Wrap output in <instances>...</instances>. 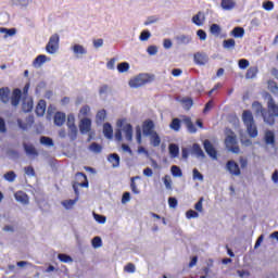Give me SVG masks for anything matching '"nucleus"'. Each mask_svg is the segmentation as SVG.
Instances as JSON below:
<instances>
[{
  "mask_svg": "<svg viewBox=\"0 0 278 278\" xmlns=\"http://www.w3.org/2000/svg\"><path fill=\"white\" fill-rule=\"evenodd\" d=\"M252 108H253L255 114H261V116L263 117V121H264V123H266V125H269L270 127H273V125H275V122L278 118V105L275 102V99H273V96L268 97L267 110L264 109L262 103H260L257 101L252 103Z\"/></svg>",
  "mask_w": 278,
  "mask_h": 278,
  "instance_id": "obj_1",
  "label": "nucleus"
},
{
  "mask_svg": "<svg viewBox=\"0 0 278 278\" xmlns=\"http://www.w3.org/2000/svg\"><path fill=\"white\" fill-rule=\"evenodd\" d=\"M10 91V87H2L0 88V101L1 103H4V105H8V103H11L13 108H18L21 104V99L23 97V91L21 89L15 88L12 91V94Z\"/></svg>",
  "mask_w": 278,
  "mask_h": 278,
  "instance_id": "obj_2",
  "label": "nucleus"
},
{
  "mask_svg": "<svg viewBox=\"0 0 278 278\" xmlns=\"http://www.w3.org/2000/svg\"><path fill=\"white\" fill-rule=\"evenodd\" d=\"M76 179L81 182L73 184V190L76 194V198L74 200H65L62 202V205L65 207V210H71L73 205L79 201V188H88V176H86V174L81 172L76 173Z\"/></svg>",
  "mask_w": 278,
  "mask_h": 278,
  "instance_id": "obj_3",
  "label": "nucleus"
},
{
  "mask_svg": "<svg viewBox=\"0 0 278 278\" xmlns=\"http://www.w3.org/2000/svg\"><path fill=\"white\" fill-rule=\"evenodd\" d=\"M242 121L247 127V131L250 138H257V126L255 125V119L253 118V113L249 110L243 111Z\"/></svg>",
  "mask_w": 278,
  "mask_h": 278,
  "instance_id": "obj_4",
  "label": "nucleus"
},
{
  "mask_svg": "<svg viewBox=\"0 0 278 278\" xmlns=\"http://www.w3.org/2000/svg\"><path fill=\"white\" fill-rule=\"evenodd\" d=\"M225 147L228 149L231 153H240V146H238V136H236V132L233 130L229 129L227 131L226 138H225Z\"/></svg>",
  "mask_w": 278,
  "mask_h": 278,
  "instance_id": "obj_5",
  "label": "nucleus"
},
{
  "mask_svg": "<svg viewBox=\"0 0 278 278\" xmlns=\"http://www.w3.org/2000/svg\"><path fill=\"white\" fill-rule=\"evenodd\" d=\"M123 131L125 135V138L128 142H131V140H134V126H131V124H126L125 126H123V128L121 129H116L115 130V140H117V142H121L123 140Z\"/></svg>",
  "mask_w": 278,
  "mask_h": 278,
  "instance_id": "obj_6",
  "label": "nucleus"
},
{
  "mask_svg": "<svg viewBox=\"0 0 278 278\" xmlns=\"http://www.w3.org/2000/svg\"><path fill=\"white\" fill-rule=\"evenodd\" d=\"M153 81V77L149 75H140L129 80L130 88H140V86H144Z\"/></svg>",
  "mask_w": 278,
  "mask_h": 278,
  "instance_id": "obj_7",
  "label": "nucleus"
},
{
  "mask_svg": "<svg viewBox=\"0 0 278 278\" xmlns=\"http://www.w3.org/2000/svg\"><path fill=\"white\" fill-rule=\"evenodd\" d=\"M58 49H60V35L53 34L46 46V51L47 53L53 54Z\"/></svg>",
  "mask_w": 278,
  "mask_h": 278,
  "instance_id": "obj_8",
  "label": "nucleus"
},
{
  "mask_svg": "<svg viewBox=\"0 0 278 278\" xmlns=\"http://www.w3.org/2000/svg\"><path fill=\"white\" fill-rule=\"evenodd\" d=\"M226 170H228V173L232 175V177H240L242 175L240 165H238V163H236V161L233 160H230L226 163Z\"/></svg>",
  "mask_w": 278,
  "mask_h": 278,
  "instance_id": "obj_9",
  "label": "nucleus"
},
{
  "mask_svg": "<svg viewBox=\"0 0 278 278\" xmlns=\"http://www.w3.org/2000/svg\"><path fill=\"white\" fill-rule=\"evenodd\" d=\"M203 148L205 153H207L212 157V160H218V151H216V148L214 147L212 141H210V139L203 141Z\"/></svg>",
  "mask_w": 278,
  "mask_h": 278,
  "instance_id": "obj_10",
  "label": "nucleus"
},
{
  "mask_svg": "<svg viewBox=\"0 0 278 278\" xmlns=\"http://www.w3.org/2000/svg\"><path fill=\"white\" fill-rule=\"evenodd\" d=\"M155 123L152 119H146L142 124V134L143 136H151L155 134Z\"/></svg>",
  "mask_w": 278,
  "mask_h": 278,
  "instance_id": "obj_11",
  "label": "nucleus"
},
{
  "mask_svg": "<svg viewBox=\"0 0 278 278\" xmlns=\"http://www.w3.org/2000/svg\"><path fill=\"white\" fill-rule=\"evenodd\" d=\"M91 129H92V121L88 117L83 118L79 124L80 134H89Z\"/></svg>",
  "mask_w": 278,
  "mask_h": 278,
  "instance_id": "obj_12",
  "label": "nucleus"
},
{
  "mask_svg": "<svg viewBox=\"0 0 278 278\" xmlns=\"http://www.w3.org/2000/svg\"><path fill=\"white\" fill-rule=\"evenodd\" d=\"M67 127L70 129L68 136L71 140H76L77 139V126L75 125V118L68 117L67 121Z\"/></svg>",
  "mask_w": 278,
  "mask_h": 278,
  "instance_id": "obj_13",
  "label": "nucleus"
},
{
  "mask_svg": "<svg viewBox=\"0 0 278 278\" xmlns=\"http://www.w3.org/2000/svg\"><path fill=\"white\" fill-rule=\"evenodd\" d=\"M14 197L17 203H22V205H29V195H27L24 191L15 192Z\"/></svg>",
  "mask_w": 278,
  "mask_h": 278,
  "instance_id": "obj_14",
  "label": "nucleus"
},
{
  "mask_svg": "<svg viewBox=\"0 0 278 278\" xmlns=\"http://www.w3.org/2000/svg\"><path fill=\"white\" fill-rule=\"evenodd\" d=\"M194 62L195 64H199L200 66H203L210 62V58L205 53L198 52L194 54Z\"/></svg>",
  "mask_w": 278,
  "mask_h": 278,
  "instance_id": "obj_15",
  "label": "nucleus"
},
{
  "mask_svg": "<svg viewBox=\"0 0 278 278\" xmlns=\"http://www.w3.org/2000/svg\"><path fill=\"white\" fill-rule=\"evenodd\" d=\"M182 123L186 125L189 134H197V126H194L190 116H184Z\"/></svg>",
  "mask_w": 278,
  "mask_h": 278,
  "instance_id": "obj_16",
  "label": "nucleus"
},
{
  "mask_svg": "<svg viewBox=\"0 0 278 278\" xmlns=\"http://www.w3.org/2000/svg\"><path fill=\"white\" fill-rule=\"evenodd\" d=\"M191 153H192V155H195V157H200L201 160H205V152H203V149H201V146L199 143H193L192 144Z\"/></svg>",
  "mask_w": 278,
  "mask_h": 278,
  "instance_id": "obj_17",
  "label": "nucleus"
},
{
  "mask_svg": "<svg viewBox=\"0 0 278 278\" xmlns=\"http://www.w3.org/2000/svg\"><path fill=\"white\" fill-rule=\"evenodd\" d=\"M192 23L198 27H201L203 23H205V14H203L201 11L198 12L195 15H193Z\"/></svg>",
  "mask_w": 278,
  "mask_h": 278,
  "instance_id": "obj_18",
  "label": "nucleus"
},
{
  "mask_svg": "<svg viewBox=\"0 0 278 278\" xmlns=\"http://www.w3.org/2000/svg\"><path fill=\"white\" fill-rule=\"evenodd\" d=\"M64 123H66V114L62 112H56L54 114V125H56L58 127H62Z\"/></svg>",
  "mask_w": 278,
  "mask_h": 278,
  "instance_id": "obj_19",
  "label": "nucleus"
},
{
  "mask_svg": "<svg viewBox=\"0 0 278 278\" xmlns=\"http://www.w3.org/2000/svg\"><path fill=\"white\" fill-rule=\"evenodd\" d=\"M103 134L109 140H112V138H114V129L112 128V125L110 123H105L103 125Z\"/></svg>",
  "mask_w": 278,
  "mask_h": 278,
  "instance_id": "obj_20",
  "label": "nucleus"
},
{
  "mask_svg": "<svg viewBox=\"0 0 278 278\" xmlns=\"http://www.w3.org/2000/svg\"><path fill=\"white\" fill-rule=\"evenodd\" d=\"M45 112H47V102L40 100L36 106V114L37 116H45Z\"/></svg>",
  "mask_w": 278,
  "mask_h": 278,
  "instance_id": "obj_21",
  "label": "nucleus"
},
{
  "mask_svg": "<svg viewBox=\"0 0 278 278\" xmlns=\"http://www.w3.org/2000/svg\"><path fill=\"white\" fill-rule=\"evenodd\" d=\"M108 160L110 164H112L113 168H118V166H121V156H118V154H110Z\"/></svg>",
  "mask_w": 278,
  "mask_h": 278,
  "instance_id": "obj_22",
  "label": "nucleus"
},
{
  "mask_svg": "<svg viewBox=\"0 0 278 278\" xmlns=\"http://www.w3.org/2000/svg\"><path fill=\"white\" fill-rule=\"evenodd\" d=\"M47 62V55L45 54H39L34 61H33V66L34 68H40L42 64Z\"/></svg>",
  "mask_w": 278,
  "mask_h": 278,
  "instance_id": "obj_23",
  "label": "nucleus"
},
{
  "mask_svg": "<svg viewBox=\"0 0 278 278\" xmlns=\"http://www.w3.org/2000/svg\"><path fill=\"white\" fill-rule=\"evenodd\" d=\"M265 143L275 147V132L273 130H267L264 137Z\"/></svg>",
  "mask_w": 278,
  "mask_h": 278,
  "instance_id": "obj_24",
  "label": "nucleus"
},
{
  "mask_svg": "<svg viewBox=\"0 0 278 278\" xmlns=\"http://www.w3.org/2000/svg\"><path fill=\"white\" fill-rule=\"evenodd\" d=\"M149 137L152 147H160V144H162V138H160L157 131L153 132L152 135H149Z\"/></svg>",
  "mask_w": 278,
  "mask_h": 278,
  "instance_id": "obj_25",
  "label": "nucleus"
},
{
  "mask_svg": "<svg viewBox=\"0 0 278 278\" xmlns=\"http://www.w3.org/2000/svg\"><path fill=\"white\" fill-rule=\"evenodd\" d=\"M230 36H232L233 38H244V28L240 26L235 27L231 30Z\"/></svg>",
  "mask_w": 278,
  "mask_h": 278,
  "instance_id": "obj_26",
  "label": "nucleus"
},
{
  "mask_svg": "<svg viewBox=\"0 0 278 278\" xmlns=\"http://www.w3.org/2000/svg\"><path fill=\"white\" fill-rule=\"evenodd\" d=\"M180 103L182 104L184 110L188 111L192 109V105H194V100H192V98H182Z\"/></svg>",
  "mask_w": 278,
  "mask_h": 278,
  "instance_id": "obj_27",
  "label": "nucleus"
},
{
  "mask_svg": "<svg viewBox=\"0 0 278 278\" xmlns=\"http://www.w3.org/2000/svg\"><path fill=\"white\" fill-rule=\"evenodd\" d=\"M260 70H257V66L250 67L245 73V79H255L257 77V73Z\"/></svg>",
  "mask_w": 278,
  "mask_h": 278,
  "instance_id": "obj_28",
  "label": "nucleus"
},
{
  "mask_svg": "<svg viewBox=\"0 0 278 278\" xmlns=\"http://www.w3.org/2000/svg\"><path fill=\"white\" fill-rule=\"evenodd\" d=\"M176 40H177L178 45H190V42H192V37H190L188 35H180V36L176 37Z\"/></svg>",
  "mask_w": 278,
  "mask_h": 278,
  "instance_id": "obj_29",
  "label": "nucleus"
},
{
  "mask_svg": "<svg viewBox=\"0 0 278 278\" xmlns=\"http://www.w3.org/2000/svg\"><path fill=\"white\" fill-rule=\"evenodd\" d=\"M136 179H140V176H135L130 178V189L134 194H140V190L138 189V186L136 185Z\"/></svg>",
  "mask_w": 278,
  "mask_h": 278,
  "instance_id": "obj_30",
  "label": "nucleus"
},
{
  "mask_svg": "<svg viewBox=\"0 0 278 278\" xmlns=\"http://www.w3.org/2000/svg\"><path fill=\"white\" fill-rule=\"evenodd\" d=\"M23 147L27 155H38V151H36V148L34 146L24 143Z\"/></svg>",
  "mask_w": 278,
  "mask_h": 278,
  "instance_id": "obj_31",
  "label": "nucleus"
},
{
  "mask_svg": "<svg viewBox=\"0 0 278 278\" xmlns=\"http://www.w3.org/2000/svg\"><path fill=\"white\" fill-rule=\"evenodd\" d=\"M170 129H173V131H179L181 129V119L179 118H174L172 121V123L169 124Z\"/></svg>",
  "mask_w": 278,
  "mask_h": 278,
  "instance_id": "obj_32",
  "label": "nucleus"
},
{
  "mask_svg": "<svg viewBox=\"0 0 278 278\" xmlns=\"http://www.w3.org/2000/svg\"><path fill=\"white\" fill-rule=\"evenodd\" d=\"M73 51L76 55H86V53H88L86 48H84L81 45H74Z\"/></svg>",
  "mask_w": 278,
  "mask_h": 278,
  "instance_id": "obj_33",
  "label": "nucleus"
},
{
  "mask_svg": "<svg viewBox=\"0 0 278 278\" xmlns=\"http://www.w3.org/2000/svg\"><path fill=\"white\" fill-rule=\"evenodd\" d=\"M267 88L269 91H271L273 94H278V85L275 80H268L267 81Z\"/></svg>",
  "mask_w": 278,
  "mask_h": 278,
  "instance_id": "obj_34",
  "label": "nucleus"
},
{
  "mask_svg": "<svg viewBox=\"0 0 278 278\" xmlns=\"http://www.w3.org/2000/svg\"><path fill=\"white\" fill-rule=\"evenodd\" d=\"M169 154L170 157H178L179 156V146L175 143L169 144Z\"/></svg>",
  "mask_w": 278,
  "mask_h": 278,
  "instance_id": "obj_35",
  "label": "nucleus"
},
{
  "mask_svg": "<svg viewBox=\"0 0 278 278\" xmlns=\"http://www.w3.org/2000/svg\"><path fill=\"white\" fill-rule=\"evenodd\" d=\"M223 10H233L236 8V3L231 0H222Z\"/></svg>",
  "mask_w": 278,
  "mask_h": 278,
  "instance_id": "obj_36",
  "label": "nucleus"
},
{
  "mask_svg": "<svg viewBox=\"0 0 278 278\" xmlns=\"http://www.w3.org/2000/svg\"><path fill=\"white\" fill-rule=\"evenodd\" d=\"M224 49H236V40L235 39H226L223 41Z\"/></svg>",
  "mask_w": 278,
  "mask_h": 278,
  "instance_id": "obj_37",
  "label": "nucleus"
},
{
  "mask_svg": "<svg viewBox=\"0 0 278 278\" xmlns=\"http://www.w3.org/2000/svg\"><path fill=\"white\" fill-rule=\"evenodd\" d=\"M170 172L173 177H184V173L181 172V168L177 165H173L170 167Z\"/></svg>",
  "mask_w": 278,
  "mask_h": 278,
  "instance_id": "obj_38",
  "label": "nucleus"
},
{
  "mask_svg": "<svg viewBox=\"0 0 278 278\" xmlns=\"http://www.w3.org/2000/svg\"><path fill=\"white\" fill-rule=\"evenodd\" d=\"M89 151H91L92 153H101V151H103V147L97 142H92L89 146Z\"/></svg>",
  "mask_w": 278,
  "mask_h": 278,
  "instance_id": "obj_39",
  "label": "nucleus"
},
{
  "mask_svg": "<svg viewBox=\"0 0 278 278\" xmlns=\"http://www.w3.org/2000/svg\"><path fill=\"white\" fill-rule=\"evenodd\" d=\"M220 25L218 24H212L210 27V33L213 34V36H220Z\"/></svg>",
  "mask_w": 278,
  "mask_h": 278,
  "instance_id": "obj_40",
  "label": "nucleus"
},
{
  "mask_svg": "<svg viewBox=\"0 0 278 278\" xmlns=\"http://www.w3.org/2000/svg\"><path fill=\"white\" fill-rule=\"evenodd\" d=\"M40 143L45 147H53V139L42 136L40 137Z\"/></svg>",
  "mask_w": 278,
  "mask_h": 278,
  "instance_id": "obj_41",
  "label": "nucleus"
},
{
  "mask_svg": "<svg viewBox=\"0 0 278 278\" xmlns=\"http://www.w3.org/2000/svg\"><path fill=\"white\" fill-rule=\"evenodd\" d=\"M118 73H127L129 71V63L123 62L117 65Z\"/></svg>",
  "mask_w": 278,
  "mask_h": 278,
  "instance_id": "obj_42",
  "label": "nucleus"
},
{
  "mask_svg": "<svg viewBox=\"0 0 278 278\" xmlns=\"http://www.w3.org/2000/svg\"><path fill=\"white\" fill-rule=\"evenodd\" d=\"M108 116V112L105 110H100L97 115H96V118L97 121H100V123H103V121H105Z\"/></svg>",
  "mask_w": 278,
  "mask_h": 278,
  "instance_id": "obj_43",
  "label": "nucleus"
},
{
  "mask_svg": "<svg viewBox=\"0 0 278 278\" xmlns=\"http://www.w3.org/2000/svg\"><path fill=\"white\" fill-rule=\"evenodd\" d=\"M3 178L5 179V181H10L12 184V181L16 179V173L12 170L8 172L7 174H4Z\"/></svg>",
  "mask_w": 278,
  "mask_h": 278,
  "instance_id": "obj_44",
  "label": "nucleus"
},
{
  "mask_svg": "<svg viewBox=\"0 0 278 278\" xmlns=\"http://www.w3.org/2000/svg\"><path fill=\"white\" fill-rule=\"evenodd\" d=\"M163 184L165 185L167 190H172V188H173V180L170 179V176L165 175V177L163 178Z\"/></svg>",
  "mask_w": 278,
  "mask_h": 278,
  "instance_id": "obj_45",
  "label": "nucleus"
},
{
  "mask_svg": "<svg viewBox=\"0 0 278 278\" xmlns=\"http://www.w3.org/2000/svg\"><path fill=\"white\" fill-rule=\"evenodd\" d=\"M58 258L60 262H63L64 264H68V262H73V258L68 256V254H59Z\"/></svg>",
  "mask_w": 278,
  "mask_h": 278,
  "instance_id": "obj_46",
  "label": "nucleus"
},
{
  "mask_svg": "<svg viewBox=\"0 0 278 278\" xmlns=\"http://www.w3.org/2000/svg\"><path fill=\"white\" fill-rule=\"evenodd\" d=\"M103 241L101 240V237H94L92 239V247L93 249H99V247H102Z\"/></svg>",
  "mask_w": 278,
  "mask_h": 278,
  "instance_id": "obj_47",
  "label": "nucleus"
},
{
  "mask_svg": "<svg viewBox=\"0 0 278 278\" xmlns=\"http://www.w3.org/2000/svg\"><path fill=\"white\" fill-rule=\"evenodd\" d=\"M93 218L94 220H97V223H100V225H105V220H106L105 216L94 213Z\"/></svg>",
  "mask_w": 278,
  "mask_h": 278,
  "instance_id": "obj_48",
  "label": "nucleus"
},
{
  "mask_svg": "<svg viewBox=\"0 0 278 278\" xmlns=\"http://www.w3.org/2000/svg\"><path fill=\"white\" fill-rule=\"evenodd\" d=\"M24 172L28 177H36V170L34 169L33 166H26L24 167Z\"/></svg>",
  "mask_w": 278,
  "mask_h": 278,
  "instance_id": "obj_49",
  "label": "nucleus"
},
{
  "mask_svg": "<svg viewBox=\"0 0 278 278\" xmlns=\"http://www.w3.org/2000/svg\"><path fill=\"white\" fill-rule=\"evenodd\" d=\"M238 64H239V68H241V71H244L245 68H249L250 63H249V60L241 59L239 60Z\"/></svg>",
  "mask_w": 278,
  "mask_h": 278,
  "instance_id": "obj_50",
  "label": "nucleus"
},
{
  "mask_svg": "<svg viewBox=\"0 0 278 278\" xmlns=\"http://www.w3.org/2000/svg\"><path fill=\"white\" fill-rule=\"evenodd\" d=\"M22 110L24 112H31V110H34V102H27V103H23L22 105Z\"/></svg>",
  "mask_w": 278,
  "mask_h": 278,
  "instance_id": "obj_51",
  "label": "nucleus"
},
{
  "mask_svg": "<svg viewBox=\"0 0 278 278\" xmlns=\"http://www.w3.org/2000/svg\"><path fill=\"white\" fill-rule=\"evenodd\" d=\"M140 40L141 41H147V40H149V38H151V31H149V30H143L141 34H140Z\"/></svg>",
  "mask_w": 278,
  "mask_h": 278,
  "instance_id": "obj_52",
  "label": "nucleus"
},
{
  "mask_svg": "<svg viewBox=\"0 0 278 278\" xmlns=\"http://www.w3.org/2000/svg\"><path fill=\"white\" fill-rule=\"evenodd\" d=\"M187 218H199V213L194 210H189L186 212Z\"/></svg>",
  "mask_w": 278,
  "mask_h": 278,
  "instance_id": "obj_53",
  "label": "nucleus"
},
{
  "mask_svg": "<svg viewBox=\"0 0 278 278\" xmlns=\"http://www.w3.org/2000/svg\"><path fill=\"white\" fill-rule=\"evenodd\" d=\"M125 273H136V265H134V263H128L125 267H124Z\"/></svg>",
  "mask_w": 278,
  "mask_h": 278,
  "instance_id": "obj_54",
  "label": "nucleus"
},
{
  "mask_svg": "<svg viewBox=\"0 0 278 278\" xmlns=\"http://www.w3.org/2000/svg\"><path fill=\"white\" fill-rule=\"evenodd\" d=\"M203 198H200L199 201L194 204V210H197V212H203Z\"/></svg>",
  "mask_w": 278,
  "mask_h": 278,
  "instance_id": "obj_55",
  "label": "nucleus"
},
{
  "mask_svg": "<svg viewBox=\"0 0 278 278\" xmlns=\"http://www.w3.org/2000/svg\"><path fill=\"white\" fill-rule=\"evenodd\" d=\"M264 10H267V12H270V10H274L275 3L273 1H266L263 3Z\"/></svg>",
  "mask_w": 278,
  "mask_h": 278,
  "instance_id": "obj_56",
  "label": "nucleus"
},
{
  "mask_svg": "<svg viewBox=\"0 0 278 278\" xmlns=\"http://www.w3.org/2000/svg\"><path fill=\"white\" fill-rule=\"evenodd\" d=\"M110 92V86L102 85L99 88V94H108Z\"/></svg>",
  "mask_w": 278,
  "mask_h": 278,
  "instance_id": "obj_57",
  "label": "nucleus"
},
{
  "mask_svg": "<svg viewBox=\"0 0 278 278\" xmlns=\"http://www.w3.org/2000/svg\"><path fill=\"white\" fill-rule=\"evenodd\" d=\"M17 125L20 129H23L24 131L29 129V124L23 122V119H17Z\"/></svg>",
  "mask_w": 278,
  "mask_h": 278,
  "instance_id": "obj_58",
  "label": "nucleus"
},
{
  "mask_svg": "<svg viewBox=\"0 0 278 278\" xmlns=\"http://www.w3.org/2000/svg\"><path fill=\"white\" fill-rule=\"evenodd\" d=\"M193 179H199V181H203V174L199 172V169H193Z\"/></svg>",
  "mask_w": 278,
  "mask_h": 278,
  "instance_id": "obj_59",
  "label": "nucleus"
},
{
  "mask_svg": "<svg viewBox=\"0 0 278 278\" xmlns=\"http://www.w3.org/2000/svg\"><path fill=\"white\" fill-rule=\"evenodd\" d=\"M90 113V106L88 105H84L80 111H79V115L80 116H86L87 114Z\"/></svg>",
  "mask_w": 278,
  "mask_h": 278,
  "instance_id": "obj_60",
  "label": "nucleus"
},
{
  "mask_svg": "<svg viewBox=\"0 0 278 278\" xmlns=\"http://www.w3.org/2000/svg\"><path fill=\"white\" fill-rule=\"evenodd\" d=\"M197 36L200 38V40H206L207 38V34L203 29H199L197 31Z\"/></svg>",
  "mask_w": 278,
  "mask_h": 278,
  "instance_id": "obj_61",
  "label": "nucleus"
},
{
  "mask_svg": "<svg viewBox=\"0 0 278 278\" xmlns=\"http://www.w3.org/2000/svg\"><path fill=\"white\" fill-rule=\"evenodd\" d=\"M239 163L241 168H247V166H249V160L247 157L241 156L239 159Z\"/></svg>",
  "mask_w": 278,
  "mask_h": 278,
  "instance_id": "obj_62",
  "label": "nucleus"
},
{
  "mask_svg": "<svg viewBox=\"0 0 278 278\" xmlns=\"http://www.w3.org/2000/svg\"><path fill=\"white\" fill-rule=\"evenodd\" d=\"M177 203H178L177 198H173V197L168 198L169 207H173V208L177 207Z\"/></svg>",
  "mask_w": 278,
  "mask_h": 278,
  "instance_id": "obj_63",
  "label": "nucleus"
},
{
  "mask_svg": "<svg viewBox=\"0 0 278 278\" xmlns=\"http://www.w3.org/2000/svg\"><path fill=\"white\" fill-rule=\"evenodd\" d=\"M147 51H148L149 55H155L157 53V47L149 46Z\"/></svg>",
  "mask_w": 278,
  "mask_h": 278,
  "instance_id": "obj_64",
  "label": "nucleus"
}]
</instances>
